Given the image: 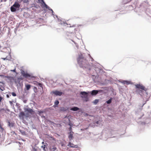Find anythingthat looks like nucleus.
<instances>
[{"mask_svg":"<svg viewBox=\"0 0 151 151\" xmlns=\"http://www.w3.org/2000/svg\"><path fill=\"white\" fill-rule=\"evenodd\" d=\"M77 60L78 63L81 67L90 69V65L88 61L83 55H79Z\"/></svg>","mask_w":151,"mask_h":151,"instance_id":"1","label":"nucleus"},{"mask_svg":"<svg viewBox=\"0 0 151 151\" xmlns=\"http://www.w3.org/2000/svg\"><path fill=\"white\" fill-rule=\"evenodd\" d=\"M136 88H137L136 90V92L139 94L142 93L143 91H146L147 89L143 85L140 84H137L135 85Z\"/></svg>","mask_w":151,"mask_h":151,"instance_id":"2","label":"nucleus"},{"mask_svg":"<svg viewBox=\"0 0 151 151\" xmlns=\"http://www.w3.org/2000/svg\"><path fill=\"white\" fill-rule=\"evenodd\" d=\"M21 73L22 76L25 78H28L29 79H30L32 78H34V77L30 75L27 72H25L23 70H21Z\"/></svg>","mask_w":151,"mask_h":151,"instance_id":"3","label":"nucleus"},{"mask_svg":"<svg viewBox=\"0 0 151 151\" xmlns=\"http://www.w3.org/2000/svg\"><path fill=\"white\" fill-rule=\"evenodd\" d=\"M53 94L56 96H61L63 93V92L57 90L51 92Z\"/></svg>","mask_w":151,"mask_h":151,"instance_id":"4","label":"nucleus"},{"mask_svg":"<svg viewBox=\"0 0 151 151\" xmlns=\"http://www.w3.org/2000/svg\"><path fill=\"white\" fill-rule=\"evenodd\" d=\"M80 94L83 96L82 97L86 98L88 96V93L85 91H82L80 93Z\"/></svg>","mask_w":151,"mask_h":151,"instance_id":"5","label":"nucleus"},{"mask_svg":"<svg viewBox=\"0 0 151 151\" xmlns=\"http://www.w3.org/2000/svg\"><path fill=\"white\" fill-rule=\"evenodd\" d=\"M73 132H70L68 133V138L70 140H72L73 139Z\"/></svg>","mask_w":151,"mask_h":151,"instance_id":"6","label":"nucleus"},{"mask_svg":"<svg viewBox=\"0 0 151 151\" xmlns=\"http://www.w3.org/2000/svg\"><path fill=\"white\" fill-rule=\"evenodd\" d=\"M68 146H69L71 147L78 148V146L77 145H74L73 144L70 142L68 145Z\"/></svg>","mask_w":151,"mask_h":151,"instance_id":"7","label":"nucleus"},{"mask_svg":"<svg viewBox=\"0 0 151 151\" xmlns=\"http://www.w3.org/2000/svg\"><path fill=\"white\" fill-rule=\"evenodd\" d=\"M4 87V83L3 82H0V89L2 91H4L5 89Z\"/></svg>","mask_w":151,"mask_h":151,"instance_id":"8","label":"nucleus"},{"mask_svg":"<svg viewBox=\"0 0 151 151\" xmlns=\"http://www.w3.org/2000/svg\"><path fill=\"white\" fill-rule=\"evenodd\" d=\"M20 81L21 79L18 78H16L14 80V81L16 83L18 84H20Z\"/></svg>","mask_w":151,"mask_h":151,"instance_id":"9","label":"nucleus"},{"mask_svg":"<svg viewBox=\"0 0 151 151\" xmlns=\"http://www.w3.org/2000/svg\"><path fill=\"white\" fill-rule=\"evenodd\" d=\"M99 91L96 90H93L91 92V95H96L99 92Z\"/></svg>","mask_w":151,"mask_h":151,"instance_id":"10","label":"nucleus"},{"mask_svg":"<svg viewBox=\"0 0 151 151\" xmlns=\"http://www.w3.org/2000/svg\"><path fill=\"white\" fill-rule=\"evenodd\" d=\"M14 7H15L17 9H18L20 6L19 4L17 2L15 3L12 6Z\"/></svg>","mask_w":151,"mask_h":151,"instance_id":"11","label":"nucleus"},{"mask_svg":"<svg viewBox=\"0 0 151 151\" xmlns=\"http://www.w3.org/2000/svg\"><path fill=\"white\" fill-rule=\"evenodd\" d=\"M5 77L8 78L11 82H12V81H14V78L13 77L7 76H5Z\"/></svg>","mask_w":151,"mask_h":151,"instance_id":"12","label":"nucleus"},{"mask_svg":"<svg viewBox=\"0 0 151 151\" xmlns=\"http://www.w3.org/2000/svg\"><path fill=\"white\" fill-rule=\"evenodd\" d=\"M42 5H43L44 7H45L46 9L49 8V6H48L44 2V0H42Z\"/></svg>","mask_w":151,"mask_h":151,"instance_id":"13","label":"nucleus"},{"mask_svg":"<svg viewBox=\"0 0 151 151\" xmlns=\"http://www.w3.org/2000/svg\"><path fill=\"white\" fill-rule=\"evenodd\" d=\"M79 109L77 107H74L73 108H71L70 109V110L72 111H77Z\"/></svg>","mask_w":151,"mask_h":151,"instance_id":"14","label":"nucleus"},{"mask_svg":"<svg viewBox=\"0 0 151 151\" xmlns=\"http://www.w3.org/2000/svg\"><path fill=\"white\" fill-rule=\"evenodd\" d=\"M17 9L15 7H14L13 6H12L11 8V10L12 12H15L16 10Z\"/></svg>","mask_w":151,"mask_h":151,"instance_id":"15","label":"nucleus"},{"mask_svg":"<svg viewBox=\"0 0 151 151\" xmlns=\"http://www.w3.org/2000/svg\"><path fill=\"white\" fill-rule=\"evenodd\" d=\"M25 86L27 90H29L31 87V85L29 84H26Z\"/></svg>","mask_w":151,"mask_h":151,"instance_id":"16","label":"nucleus"},{"mask_svg":"<svg viewBox=\"0 0 151 151\" xmlns=\"http://www.w3.org/2000/svg\"><path fill=\"white\" fill-rule=\"evenodd\" d=\"M57 149V148L55 146H52L51 147L50 149L52 151H55Z\"/></svg>","mask_w":151,"mask_h":151,"instance_id":"17","label":"nucleus"},{"mask_svg":"<svg viewBox=\"0 0 151 151\" xmlns=\"http://www.w3.org/2000/svg\"><path fill=\"white\" fill-rule=\"evenodd\" d=\"M27 111L28 112H29V113L31 114H32V113L34 112L33 111V110H32V109H27Z\"/></svg>","mask_w":151,"mask_h":151,"instance_id":"18","label":"nucleus"},{"mask_svg":"<svg viewBox=\"0 0 151 151\" xmlns=\"http://www.w3.org/2000/svg\"><path fill=\"white\" fill-rule=\"evenodd\" d=\"M9 126L10 127H13L14 126V123L12 122H8Z\"/></svg>","mask_w":151,"mask_h":151,"instance_id":"19","label":"nucleus"},{"mask_svg":"<svg viewBox=\"0 0 151 151\" xmlns=\"http://www.w3.org/2000/svg\"><path fill=\"white\" fill-rule=\"evenodd\" d=\"M24 113L23 112H21L20 113L19 116L23 117L24 116Z\"/></svg>","mask_w":151,"mask_h":151,"instance_id":"20","label":"nucleus"},{"mask_svg":"<svg viewBox=\"0 0 151 151\" xmlns=\"http://www.w3.org/2000/svg\"><path fill=\"white\" fill-rule=\"evenodd\" d=\"M111 100H112V99H111V98L110 99H109V100L107 101H106V102L108 104H110L111 102Z\"/></svg>","mask_w":151,"mask_h":151,"instance_id":"21","label":"nucleus"},{"mask_svg":"<svg viewBox=\"0 0 151 151\" xmlns=\"http://www.w3.org/2000/svg\"><path fill=\"white\" fill-rule=\"evenodd\" d=\"M123 82L124 84H126L127 85L130 83L128 81H124Z\"/></svg>","mask_w":151,"mask_h":151,"instance_id":"22","label":"nucleus"},{"mask_svg":"<svg viewBox=\"0 0 151 151\" xmlns=\"http://www.w3.org/2000/svg\"><path fill=\"white\" fill-rule=\"evenodd\" d=\"M59 103V101H58V100H56L55 101V105H58Z\"/></svg>","mask_w":151,"mask_h":151,"instance_id":"23","label":"nucleus"},{"mask_svg":"<svg viewBox=\"0 0 151 151\" xmlns=\"http://www.w3.org/2000/svg\"><path fill=\"white\" fill-rule=\"evenodd\" d=\"M99 101L97 99H95L93 101V103L94 104H96L98 103Z\"/></svg>","mask_w":151,"mask_h":151,"instance_id":"24","label":"nucleus"},{"mask_svg":"<svg viewBox=\"0 0 151 151\" xmlns=\"http://www.w3.org/2000/svg\"><path fill=\"white\" fill-rule=\"evenodd\" d=\"M12 95L14 96H16V94L14 92H12L11 93Z\"/></svg>","mask_w":151,"mask_h":151,"instance_id":"25","label":"nucleus"},{"mask_svg":"<svg viewBox=\"0 0 151 151\" xmlns=\"http://www.w3.org/2000/svg\"><path fill=\"white\" fill-rule=\"evenodd\" d=\"M41 147L45 150V145H43L42 146H41Z\"/></svg>","mask_w":151,"mask_h":151,"instance_id":"26","label":"nucleus"},{"mask_svg":"<svg viewBox=\"0 0 151 151\" xmlns=\"http://www.w3.org/2000/svg\"><path fill=\"white\" fill-rule=\"evenodd\" d=\"M38 85L40 87H42V84L40 83H38Z\"/></svg>","mask_w":151,"mask_h":151,"instance_id":"27","label":"nucleus"},{"mask_svg":"<svg viewBox=\"0 0 151 151\" xmlns=\"http://www.w3.org/2000/svg\"><path fill=\"white\" fill-rule=\"evenodd\" d=\"M38 3H40L41 4H42V0H38Z\"/></svg>","mask_w":151,"mask_h":151,"instance_id":"28","label":"nucleus"},{"mask_svg":"<svg viewBox=\"0 0 151 151\" xmlns=\"http://www.w3.org/2000/svg\"><path fill=\"white\" fill-rule=\"evenodd\" d=\"M37 150L35 148H33L32 151H37Z\"/></svg>","mask_w":151,"mask_h":151,"instance_id":"29","label":"nucleus"},{"mask_svg":"<svg viewBox=\"0 0 151 151\" xmlns=\"http://www.w3.org/2000/svg\"><path fill=\"white\" fill-rule=\"evenodd\" d=\"M3 99V98L1 96H0V102H1V101Z\"/></svg>","mask_w":151,"mask_h":151,"instance_id":"30","label":"nucleus"},{"mask_svg":"<svg viewBox=\"0 0 151 151\" xmlns=\"http://www.w3.org/2000/svg\"><path fill=\"white\" fill-rule=\"evenodd\" d=\"M69 131H70V132H72V127H70L69 128Z\"/></svg>","mask_w":151,"mask_h":151,"instance_id":"31","label":"nucleus"},{"mask_svg":"<svg viewBox=\"0 0 151 151\" xmlns=\"http://www.w3.org/2000/svg\"><path fill=\"white\" fill-rule=\"evenodd\" d=\"M11 71L15 72L16 71V68H15L13 70H11Z\"/></svg>","mask_w":151,"mask_h":151,"instance_id":"32","label":"nucleus"},{"mask_svg":"<svg viewBox=\"0 0 151 151\" xmlns=\"http://www.w3.org/2000/svg\"><path fill=\"white\" fill-rule=\"evenodd\" d=\"M0 128L2 130H4V129L2 128L1 125L0 124Z\"/></svg>","mask_w":151,"mask_h":151,"instance_id":"33","label":"nucleus"},{"mask_svg":"<svg viewBox=\"0 0 151 151\" xmlns=\"http://www.w3.org/2000/svg\"><path fill=\"white\" fill-rule=\"evenodd\" d=\"M20 132L22 133V134H25V132H22L21 130H20Z\"/></svg>","mask_w":151,"mask_h":151,"instance_id":"34","label":"nucleus"},{"mask_svg":"<svg viewBox=\"0 0 151 151\" xmlns=\"http://www.w3.org/2000/svg\"><path fill=\"white\" fill-rule=\"evenodd\" d=\"M47 9H48L50 10L51 11V10H52V9L51 8H50L49 7V8H47Z\"/></svg>","mask_w":151,"mask_h":151,"instance_id":"35","label":"nucleus"},{"mask_svg":"<svg viewBox=\"0 0 151 151\" xmlns=\"http://www.w3.org/2000/svg\"><path fill=\"white\" fill-rule=\"evenodd\" d=\"M5 76H4L3 75H0V76H1V77H5Z\"/></svg>","mask_w":151,"mask_h":151,"instance_id":"36","label":"nucleus"},{"mask_svg":"<svg viewBox=\"0 0 151 151\" xmlns=\"http://www.w3.org/2000/svg\"><path fill=\"white\" fill-rule=\"evenodd\" d=\"M51 11H52V15H54L53 14L54 13L53 12V11L52 10H51Z\"/></svg>","mask_w":151,"mask_h":151,"instance_id":"37","label":"nucleus"},{"mask_svg":"<svg viewBox=\"0 0 151 151\" xmlns=\"http://www.w3.org/2000/svg\"><path fill=\"white\" fill-rule=\"evenodd\" d=\"M6 97L7 98H9V95L7 94V95H6Z\"/></svg>","mask_w":151,"mask_h":151,"instance_id":"38","label":"nucleus"},{"mask_svg":"<svg viewBox=\"0 0 151 151\" xmlns=\"http://www.w3.org/2000/svg\"><path fill=\"white\" fill-rule=\"evenodd\" d=\"M68 124L70 126H71L72 125V124L70 123H69Z\"/></svg>","mask_w":151,"mask_h":151,"instance_id":"39","label":"nucleus"},{"mask_svg":"<svg viewBox=\"0 0 151 151\" xmlns=\"http://www.w3.org/2000/svg\"><path fill=\"white\" fill-rule=\"evenodd\" d=\"M75 27V25H73V26H71V27Z\"/></svg>","mask_w":151,"mask_h":151,"instance_id":"40","label":"nucleus"},{"mask_svg":"<svg viewBox=\"0 0 151 151\" xmlns=\"http://www.w3.org/2000/svg\"><path fill=\"white\" fill-rule=\"evenodd\" d=\"M96 124H98L99 123V122L98 121H97L96 122Z\"/></svg>","mask_w":151,"mask_h":151,"instance_id":"41","label":"nucleus"},{"mask_svg":"<svg viewBox=\"0 0 151 151\" xmlns=\"http://www.w3.org/2000/svg\"><path fill=\"white\" fill-rule=\"evenodd\" d=\"M3 1V0H0V3Z\"/></svg>","mask_w":151,"mask_h":151,"instance_id":"42","label":"nucleus"},{"mask_svg":"<svg viewBox=\"0 0 151 151\" xmlns=\"http://www.w3.org/2000/svg\"><path fill=\"white\" fill-rule=\"evenodd\" d=\"M39 112H40V113H43L42 111H40Z\"/></svg>","mask_w":151,"mask_h":151,"instance_id":"43","label":"nucleus"},{"mask_svg":"<svg viewBox=\"0 0 151 151\" xmlns=\"http://www.w3.org/2000/svg\"><path fill=\"white\" fill-rule=\"evenodd\" d=\"M6 0H3V1H6Z\"/></svg>","mask_w":151,"mask_h":151,"instance_id":"44","label":"nucleus"},{"mask_svg":"<svg viewBox=\"0 0 151 151\" xmlns=\"http://www.w3.org/2000/svg\"><path fill=\"white\" fill-rule=\"evenodd\" d=\"M9 102L10 103H12V102L11 101H10Z\"/></svg>","mask_w":151,"mask_h":151,"instance_id":"45","label":"nucleus"},{"mask_svg":"<svg viewBox=\"0 0 151 151\" xmlns=\"http://www.w3.org/2000/svg\"><path fill=\"white\" fill-rule=\"evenodd\" d=\"M6 58H3V59L4 60H5Z\"/></svg>","mask_w":151,"mask_h":151,"instance_id":"46","label":"nucleus"},{"mask_svg":"<svg viewBox=\"0 0 151 151\" xmlns=\"http://www.w3.org/2000/svg\"><path fill=\"white\" fill-rule=\"evenodd\" d=\"M42 144H44V142H42Z\"/></svg>","mask_w":151,"mask_h":151,"instance_id":"47","label":"nucleus"}]
</instances>
